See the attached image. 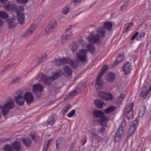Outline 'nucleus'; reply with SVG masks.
Segmentation results:
<instances>
[{
	"label": "nucleus",
	"mask_w": 151,
	"mask_h": 151,
	"mask_svg": "<svg viewBox=\"0 0 151 151\" xmlns=\"http://www.w3.org/2000/svg\"><path fill=\"white\" fill-rule=\"evenodd\" d=\"M71 106L70 104H68L66 106L64 107L62 111L63 115H65V114L70 109Z\"/></svg>",
	"instance_id": "obj_32"
},
{
	"label": "nucleus",
	"mask_w": 151,
	"mask_h": 151,
	"mask_svg": "<svg viewBox=\"0 0 151 151\" xmlns=\"http://www.w3.org/2000/svg\"><path fill=\"white\" fill-rule=\"evenodd\" d=\"M87 141V138H85L83 140L82 142V145H84V144L86 143Z\"/></svg>",
	"instance_id": "obj_51"
},
{
	"label": "nucleus",
	"mask_w": 151,
	"mask_h": 151,
	"mask_svg": "<svg viewBox=\"0 0 151 151\" xmlns=\"http://www.w3.org/2000/svg\"><path fill=\"white\" fill-rule=\"evenodd\" d=\"M108 69V66L107 65H106L104 66L97 76L95 85V87L97 91L101 89L102 88L103 83L101 78L103 74Z\"/></svg>",
	"instance_id": "obj_4"
},
{
	"label": "nucleus",
	"mask_w": 151,
	"mask_h": 151,
	"mask_svg": "<svg viewBox=\"0 0 151 151\" xmlns=\"http://www.w3.org/2000/svg\"><path fill=\"white\" fill-rule=\"evenodd\" d=\"M13 148L17 150H19L21 149V145L18 142H15L12 144V147L9 145H6L3 148L4 151H12V148Z\"/></svg>",
	"instance_id": "obj_7"
},
{
	"label": "nucleus",
	"mask_w": 151,
	"mask_h": 151,
	"mask_svg": "<svg viewBox=\"0 0 151 151\" xmlns=\"http://www.w3.org/2000/svg\"><path fill=\"white\" fill-rule=\"evenodd\" d=\"M62 73V70H60L57 73H54L51 77H47L44 74H42L40 75V77L41 78V80L45 84L49 85L51 83V80L56 79L59 76H60Z\"/></svg>",
	"instance_id": "obj_2"
},
{
	"label": "nucleus",
	"mask_w": 151,
	"mask_h": 151,
	"mask_svg": "<svg viewBox=\"0 0 151 151\" xmlns=\"http://www.w3.org/2000/svg\"><path fill=\"white\" fill-rule=\"evenodd\" d=\"M85 88V86L81 84H79L75 88L74 90L70 93L69 96H70L73 97L84 90Z\"/></svg>",
	"instance_id": "obj_12"
},
{
	"label": "nucleus",
	"mask_w": 151,
	"mask_h": 151,
	"mask_svg": "<svg viewBox=\"0 0 151 151\" xmlns=\"http://www.w3.org/2000/svg\"><path fill=\"white\" fill-rule=\"evenodd\" d=\"M138 127L137 121L135 120L133 121L132 125L130 127L128 134V137H129L133 134L134 133Z\"/></svg>",
	"instance_id": "obj_14"
},
{
	"label": "nucleus",
	"mask_w": 151,
	"mask_h": 151,
	"mask_svg": "<svg viewBox=\"0 0 151 151\" xmlns=\"http://www.w3.org/2000/svg\"><path fill=\"white\" fill-rule=\"evenodd\" d=\"M104 27L99 28L97 30V35H94L93 32H91L90 35L88 37V41L93 44L98 43L100 42V37L105 36V29L108 30L111 29L112 27V23L110 22H106L104 23Z\"/></svg>",
	"instance_id": "obj_1"
},
{
	"label": "nucleus",
	"mask_w": 151,
	"mask_h": 151,
	"mask_svg": "<svg viewBox=\"0 0 151 151\" xmlns=\"http://www.w3.org/2000/svg\"><path fill=\"white\" fill-rule=\"evenodd\" d=\"M125 96V94L122 93L120 94L119 96L117 98L116 100V103L119 104L122 102L123 101Z\"/></svg>",
	"instance_id": "obj_30"
},
{
	"label": "nucleus",
	"mask_w": 151,
	"mask_h": 151,
	"mask_svg": "<svg viewBox=\"0 0 151 151\" xmlns=\"http://www.w3.org/2000/svg\"><path fill=\"white\" fill-rule=\"evenodd\" d=\"M101 118L98 120V122L102 125L106 126L107 124V122L108 120L107 117L103 116Z\"/></svg>",
	"instance_id": "obj_22"
},
{
	"label": "nucleus",
	"mask_w": 151,
	"mask_h": 151,
	"mask_svg": "<svg viewBox=\"0 0 151 151\" xmlns=\"http://www.w3.org/2000/svg\"><path fill=\"white\" fill-rule=\"evenodd\" d=\"M81 0H73V2L74 3V5L76 4H79L81 2Z\"/></svg>",
	"instance_id": "obj_47"
},
{
	"label": "nucleus",
	"mask_w": 151,
	"mask_h": 151,
	"mask_svg": "<svg viewBox=\"0 0 151 151\" xmlns=\"http://www.w3.org/2000/svg\"><path fill=\"white\" fill-rule=\"evenodd\" d=\"M138 32H136L134 35V36L135 37H136L137 35H138Z\"/></svg>",
	"instance_id": "obj_58"
},
{
	"label": "nucleus",
	"mask_w": 151,
	"mask_h": 151,
	"mask_svg": "<svg viewBox=\"0 0 151 151\" xmlns=\"http://www.w3.org/2000/svg\"><path fill=\"white\" fill-rule=\"evenodd\" d=\"M35 30V26L34 25H32L27 31L22 35V37L25 38L29 37L32 34Z\"/></svg>",
	"instance_id": "obj_17"
},
{
	"label": "nucleus",
	"mask_w": 151,
	"mask_h": 151,
	"mask_svg": "<svg viewBox=\"0 0 151 151\" xmlns=\"http://www.w3.org/2000/svg\"><path fill=\"white\" fill-rule=\"evenodd\" d=\"M45 58L43 57H42L41 59L39 58L38 60V62L40 63L42 62L43 60V59Z\"/></svg>",
	"instance_id": "obj_53"
},
{
	"label": "nucleus",
	"mask_w": 151,
	"mask_h": 151,
	"mask_svg": "<svg viewBox=\"0 0 151 151\" xmlns=\"http://www.w3.org/2000/svg\"><path fill=\"white\" fill-rule=\"evenodd\" d=\"M87 48L92 53H93L95 51V48L93 45L91 44H89L87 46Z\"/></svg>",
	"instance_id": "obj_34"
},
{
	"label": "nucleus",
	"mask_w": 151,
	"mask_h": 151,
	"mask_svg": "<svg viewBox=\"0 0 151 151\" xmlns=\"http://www.w3.org/2000/svg\"><path fill=\"white\" fill-rule=\"evenodd\" d=\"M130 25H129V26H127L126 28V30L125 31L126 32H128V31H129V29L130 28Z\"/></svg>",
	"instance_id": "obj_52"
},
{
	"label": "nucleus",
	"mask_w": 151,
	"mask_h": 151,
	"mask_svg": "<svg viewBox=\"0 0 151 151\" xmlns=\"http://www.w3.org/2000/svg\"><path fill=\"white\" fill-rule=\"evenodd\" d=\"M105 128L104 127H102L100 129V132L102 133L104 132L105 131Z\"/></svg>",
	"instance_id": "obj_49"
},
{
	"label": "nucleus",
	"mask_w": 151,
	"mask_h": 151,
	"mask_svg": "<svg viewBox=\"0 0 151 151\" xmlns=\"http://www.w3.org/2000/svg\"><path fill=\"white\" fill-rule=\"evenodd\" d=\"M32 88L34 93L36 94L39 93V95L41 96V93L44 89V87L42 85L38 83L34 85L32 87Z\"/></svg>",
	"instance_id": "obj_13"
},
{
	"label": "nucleus",
	"mask_w": 151,
	"mask_h": 151,
	"mask_svg": "<svg viewBox=\"0 0 151 151\" xmlns=\"http://www.w3.org/2000/svg\"><path fill=\"white\" fill-rule=\"evenodd\" d=\"M14 107V103L13 99H10L8 100L2 109V113L3 115H6L9 110L12 109Z\"/></svg>",
	"instance_id": "obj_5"
},
{
	"label": "nucleus",
	"mask_w": 151,
	"mask_h": 151,
	"mask_svg": "<svg viewBox=\"0 0 151 151\" xmlns=\"http://www.w3.org/2000/svg\"><path fill=\"white\" fill-rule=\"evenodd\" d=\"M138 32H136L134 35V36L135 37H136L137 35H138Z\"/></svg>",
	"instance_id": "obj_57"
},
{
	"label": "nucleus",
	"mask_w": 151,
	"mask_h": 151,
	"mask_svg": "<svg viewBox=\"0 0 151 151\" xmlns=\"http://www.w3.org/2000/svg\"><path fill=\"white\" fill-rule=\"evenodd\" d=\"M119 91L120 92H123V91H124V89H123L122 88L121 89L119 90Z\"/></svg>",
	"instance_id": "obj_60"
},
{
	"label": "nucleus",
	"mask_w": 151,
	"mask_h": 151,
	"mask_svg": "<svg viewBox=\"0 0 151 151\" xmlns=\"http://www.w3.org/2000/svg\"><path fill=\"white\" fill-rule=\"evenodd\" d=\"M145 35V34L144 32L142 33L137 38V41L140 40L142 38L144 37Z\"/></svg>",
	"instance_id": "obj_41"
},
{
	"label": "nucleus",
	"mask_w": 151,
	"mask_h": 151,
	"mask_svg": "<svg viewBox=\"0 0 151 151\" xmlns=\"http://www.w3.org/2000/svg\"><path fill=\"white\" fill-rule=\"evenodd\" d=\"M64 142V139L63 137H59L57 139L56 142V148L58 150L63 147Z\"/></svg>",
	"instance_id": "obj_19"
},
{
	"label": "nucleus",
	"mask_w": 151,
	"mask_h": 151,
	"mask_svg": "<svg viewBox=\"0 0 151 151\" xmlns=\"http://www.w3.org/2000/svg\"><path fill=\"white\" fill-rule=\"evenodd\" d=\"M91 134L93 137H96L98 136V135L96 134L93 132H92Z\"/></svg>",
	"instance_id": "obj_50"
},
{
	"label": "nucleus",
	"mask_w": 151,
	"mask_h": 151,
	"mask_svg": "<svg viewBox=\"0 0 151 151\" xmlns=\"http://www.w3.org/2000/svg\"><path fill=\"white\" fill-rule=\"evenodd\" d=\"M7 0H0V1L4 4L6 3Z\"/></svg>",
	"instance_id": "obj_56"
},
{
	"label": "nucleus",
	"mask_w": 151,
	"mask_h": 151,
	"mask_svg": "<svg viewBox=\"0 0 151 151\" xmlns=\"http://www.w3.org/2000/svg\"><path fill=\"white\" fill-rule=\"evenodd\" d=\"M4 24V21L0 19V27H3Z\"/></svg>",
	"instance_id": "obj_48"
},
{
	"label": "nucleus",
	"mask_w": 151,
	"mask_h": 151,
	"mask_svg": "<svg viewBox=\"0 0 151 151\" xmlns=\"http://www.w3.org/2000/svg\"><path fill=\"white\" fill-rule=\"evenodd\" d=\"M15 100L16 103L18 105L22 106L23 105L24 103V100L23 96L21 95H19L16 96L15 98Z\"/></svg>",
	"instance_id": "obj_20"
},
{
	"label": "nucleus",
	"mask_w": 151,
	"mask_h": 151,
	"mask_svg": "<svg viewBox=\"0 0 151 151\" xmlns=\"http://www.w3.org/2000/svg\"><path fill=\"white\" fill-rule=\"evenodd\" d=\"M17 2L21 4H25L29 0H16Z\"/></svg>",
	"instance_id": "obj_38"
},
{
	"label": "nucleus",
	"mask_w": 151,
	"mask_h": 151,
	"mask_svg": "<svg viewBox=\"0 0 151 151\" xmlns=\"http://www.w3.org/2000/svg\"><path fill=\"white\" fill-rule=\"evenodd\" d=\"M93 114L94 116L97 117H101L103 116L104 113L101 111L95 110L93 111Z\"/></svg>",
	"instance_id": "obj_28"
},
{
	"label": "nucleus",
	"mask_w": 151,
	"mask_h": 151,
	"mask_svg": "<svg viewBox=\"0 0 151 151\" xmlns=\"http://www.w3.org/2000/svg\"><path fill=\"white\" fill-rule=\"evenodd\" d=\"M75 113V110L74 109L72 110L67 114V116L68 117H71L73 116Z\"/></svg>",
	"instance_id": "obj_40"
},
{
	"label": "nucleus",
	"mask_w": 151,
	"mask_h": 151,
	"mask_svg": "<svg viewBox=\"0 0 151 151\" xmlns=\"http://www.w3.org/2000/svg\"><path fill=\"white\" fill-rule=\"evenodd\" d=\"M16 18L14 16L12 17L9 18L7 20L8 26L10 28L15 27L17 25V23L15 22Z\"/></svg>",
	"instance_id": "obj_16"
},
{
	"label": "nucleus",
	"mask_w": 151,
	"mask_h": 151,
	"mask_svg": "<svg viewBox=\"0 0 151 151\" xmlns=\"http://www.w3.org/2000/svg\"><path fill=\"white\" fill-rule=\"evenodd\" d=\"M54 64L60 65L64 64H68L73 68H76L78 66V64H76L71 60L69 58H63L61 59H57L53 62Z\"/></svg>",
	"instance_id": "obj_3"
},
{
	"label": "nucleus",
	"mask_w": 151,
	"mask_h": 151,
	"mask_svg": "<svg viewBox=\"0 0 151 151\" xmlns=\"http://www.w3.org/2000/svg\"><path fill=\"white\" fill-rule=\"evenodd\" d=\"M116 109V107L113 106H111L105 109L104 110V112L106 114H109L113 112Z\"/></svg>",
	"instance_id": "obj_24"
},
{
	"label": "nucleus",
	"mask_w": 151,
	"mask_h": 151,
	"mask_svg": "<svg viewBox=\"0 0 151 151\" xmlns=\"http://www.w3.org/2000/svg\"><path fill=\"white\" fill-rule=\"evenodd\" d=\"M55 122V121L54 120L52 119V120L48 122L47 124V125H53L54 124Z\"/></svg>",
	"instance_id": "obj_46"
},
{
	"label": "nucleus",
	"mask_w": 151,
	"mask_h": 151,
	"mask_svg": "<svg viewBox=\"0 0 151 151\" xmlns=\"http://www.w3.org/2000/svg\"><path fill=\"white\" fill-rule=\"evenodd\" d=\"M79 42L81 44H82V47H84V45H83L84 43H83V40H80L79 41Z\"/></svg>",
	"instance_id": "obj_54"
},
{
	"label": "nucleus",
	"mask_w": 151,
	"mask_h": 151,
	"mask_svg": "<svg viewBox=\"0 0 151 151\" xmlns=\"http://www.w3.org/2000/svg\"><path fill=\"white\" fill-rule=\"evenodd\" d=\"M146 109V107L145 106H141L139 108V117H141L143 116L145 113V111Z\"/></svg>",
	"instance_id": "obj_26"
},
{
	"label": "nucleus",
	"mask_w": 151,
	"mask_h": 151,
	"mask_svg": "<svg viewBox=\"0 0 151 151\" xmlns=\"http://www.w3.org/2000/svg\"><path fill=\"white\" fill-rule=\"evenodd\" d=\"M86 50L84 49H81L77 54V57L78 60L82 62H83L86 60Z\"/></svg>",
	"instance_id": "obj_11"
},
{
	"label": "nucleus",
	"mask_w": 151,
	"mask_h": 151,
	"mask_svg": "<svg viewBox=\"0 0 151 151\" xmlns=\"http://www.w3.org/2000/svg\"><path fill=\"white\" fill-rule=\"evenodd\" d=\"M24 99L28 104L32 103L34 100V97L32 93L29 92L26 93L24 95Z\"/></svg>",
	"instance_id": "obj_15"
},
{
	"label": "nucleus",
	"mask_w": 151,
	"mask_h": 151,
	"mask_svg": "<svg viewBox=\"0 0 151 151\" xmlns=\"http://www.w3.org/2000/svg\"><path fill=\"white\" fill-rule=\"evenodd\" d=\"M56 21L53 20L50 22L48 24L45 28L44 31L47 35H48L52 33L55 29L57 27Z\"/></svg>",
	"instance_id": "obj_6"
},
{
	"label": "nucleus",
	"mask_w": 151,
	"mask_h": 151,
	"mask_svg": "<svg viewBox=\"0 0 151 151\" xmlns=\"http://www.w3.org/2000/svg\"><path fill=\"white\" fill-rule=\"evenodd\" d=\"M123 133L124 131L123 129L122 128H120L116 133L115 139V140L117 137H120V136L122 135L123 134Z\"/></svg>",
	"instance_id": "obj_37"
},
{
	"label": "nucleus",
	"mask_w": 151,
	"mask_h": 151,
	"mask_svg": "<svg viewBox=\"0 0 151 151\" xmlns=\"http://www.w3.org/2000/svg\"><path fill=\"white\" fill-rule=\"evenodd\" d=\"M135 37H135L133 35L131 38V40H134L135 39Z\"/></svg>",
	"instance_id": "obj_59"
},
{
	"label": "nucleus",
	"mask_w": 151,
	"mask_h": 151,
	"mask_svg": "<svg viewBox=\"0 0 151 151\" xmlns=\"http://www.w3.org/2000/svg\"><path fill=\"white\" fill-rule=\"evenodd\" d=\"M73 36L72 29L69 28L65 30V33L63 34L61 37V42L63 43L68 39L70 38Z\"/></svg>",
	"instance_id": "obj_10"
},
{
	"label": "nucleus",
	"mask_w": 151,
	"mask_h": 151,
	"mask_svg": "<svg viewBox=\"0 0 151 151\" xmlns=\"http://www.w3.org/2000/svg\"><path fill=\"white\" fill-rule=\"evenodd\" d=\"M1 108V106L0 105V109Z\"/></svg>",
	"instance_id": "obj_62"
},
{
	"label": "nucleus",
	"mask_w": 151,
	"mask_h": 151,
	"mask_svg": "<svg viewBox=\"0 0 151 151\" xmlns=\"http://www.w3.org/2000/svg\"><path fill=\"white\" fill-rule=\"evenodd\" d=\"M99 96L100 99L107 101H111L113 98L112 95L109 92H100Z\"/></svg>",
	"instance_id": "obj_9"
},
{
	"label": "nucleus",
	"mask_w": 151,
	"mask_h": 151,
	"mask_svg": "<svg viewBox=\"0 0 151 151\" xmlns=\"http://www.w3.org/2000/svg\"><path fill=\"white\" fill-rule=\"evenodd\" d=\"M94 104L96 107L98 108H102L103 105H106L101 101L99 100H96L94 101Z\"/></svg>",
	"instance_id": "obj_25"
},
{
	"label": "nucleus",
	"mask_w": 151,
	"mask_h": 151,
	"mask_svg": "<svg viewBox=\"0 0 151 151\" xmlns=\"http://www.w3.org/2000/svg\"><path fill=\"white\" fill-rule=\"evenodd\" d=\"M124 58L123 54H122L119 55L116 59V60L118 62H119L122 60Z\"/></svg>",
	"instance_id": "obj_39"
},
{
	"label": "nucleus",
	"mask_w": 151,
	"mask_h": 151,
	"mask_svg": "<svg viewBox=\"0 0 151 151\" xmlns=\"http://www.w3.org/2000/svg\"><path fill=\"white\" fill-rule=\"evenodd\" d=\"M150 55H151V51L150 52Z\"/></svg>",
	"instance_id": "obj_61"
},
{
	"label": "nucleus",
	"mask_w": 151,
	"mask_h": 151,
	"mask_svg": "<svg viewBox=\"0 0 151 151\" xmlns=\"http://www.w3.org/2000/svg\"><path fill=\"white\" fill-rule=\"evenodd\" d=\"M70 49L71 51L74 52L77 50L78 46L76 43H73L70 45Z\"/></svg>",
	"instance_id": "obj_35"
},
{
	"label": "nucleus",
	"mask_w": 151,
	"mask_h": 151,
	"mask_svg": "<svg viewBox=\"0 0 151 151\" xmlns=\"http://www.w3.org/2000/svg\"><path fill=\"white\" fill-rule=\"evenodd\" d=\"M16 8L15 9V11H14L17 13L18 14V13H23L22 12L24 9V7L23 6H20L18 7L16 6Z\"/></svg>",
	"instance_id": "obj_31"
},
{
	"label": "nucleus",
	"mask_w": 151,
	"mask_h": 151,
	"mask_svg": "<svg viewBox=\"0 0 151 151\" xmlns=\"http://www.w3.org/2000/svg\"><path fill=\"white\" fill-rule=\"evenodd\" d=\"M123 70L124 73L126 74H128L131 70V65L129 63L125 64L123 67Z\"/></svg>",
	"instance_id": "obj_23"
},
{
	"label": "nucleus",
	"mask_w": 151,
	"mask_h": 151,
	"mask_svg": "<svg viewBox=\"0 0 151 151\" xmlns=\"http://www.w3.org/2000/svg\"><path fill=\"white\" fill-rule=\"evenodd\" d=\"M8 17V14L4 11H0V18L3 19H7Z\"/></svg>",
	"instance_id": "obj_33"
},
{
	"label": "nucleus",
	"mask_w": 151,
	"mask_h": 151,
	"mask_svg": "<svg viewBox=\"0 0 151 151\" xmlns=\"http://www.w3.org/2000/svg\"><path fill=\"white\" fill-rule=\"evenodd\" d=\"M133 104L131 103L129 105L126 106L125 107L124 113L128 119L132 118L133 116Z\"/></svg>",
	"instance_id": "obj_8"
},
{
	"label": "nucleus",
	"mask_w": 151,
	"mask_h": 151,
	"mask_svg": "<svg viewBox=\"0 0 151 151\" xmlns=\"http://www.w3.org/2000/svg\"><path fill=\"white\" fill-rule=\"evenodd\" d=\"M35 136V134L34 132H32L29 135V137H31L32 139H33Z\"/></svg>",
	"instance_id": "obj_44"
},
{
	"label": "nucleus",
	"mask_w": 151,
	"mask_h": 151,
	"mask_svg": "<svg viewBox=\"0 0 151 151\" xmlns=\"http://www.w3.org/2000/svg\"><path fill=\"white\" fill-rule=\"evenodd\" d=\"M23 141L24 143L26 146H29L31 144V140L29 139H23Z\"/></svg>",
	"instance_id": "obj_36"
},
{
	"label": "nucleus",
	"mask_w": 151,
	"mask_h": 151,
	"mask_svg": "<svg viewBox=\"0 0 151 151\" xmlns=\"http://www.w3.org/2000/svg\"><path fill=\"white\" fill-rule=\"evenodd\" d=\"M5 8L7 10H12L15 11L16 8V6L13 4H9L5 6Z\"/></svg>",
	"instance_id": "obj_29"
},
{
	"label": "nucleus",
	"mask_w": 151,
	"mask_h": 151,
	"mask_svg": "<svg viewBox=\"0 0 151 151\" xmlns=\"http://www.w3.org/2000/svg\"><path fill=\"white\" fill-rule=\"evenodd\" d=\"M20 80V78L19 77H16L13 80V82L14 83H16L19 82Z\"/></svg>",
	"instance_id": "obj_43"
},
{
	"label": "nucleus",
	"mask_w": 151,
	"mask_h": 151,
	"mask_svg": "<svg viewBox=\"0 0 151 151\" xmlns=\"http://www.w3.org/2000/svg\"><path fill=\"white\" fill-rule=\"evenodd\" d=\"M115 78V75L112 73H109L107 74L106 80L109 82H112Z\"/></svg>",
	"instance_id": "obj_27"
},
{
	"label": "nucleus",
	"mask_w": 151,
	"mask_h": 151,
	"mask_svg": "<svg viewBox=\"0 0 151 151\" xmlns=\"http://www.w3.org/2000/svg\"><path fill=\"white\" fill-rule=\"evenodd\" d=\"M127 5L126 4H124L122 5L120 7V10H123L126 9L127 7Z\"/></svg>",
	"instance_id": "obj_45"
},
{
	"label": "nucleus",
	"mask_w": 151,
	"mask_h": 151,
	"mask_svg": "<svg viewBox=\"0 0 151 151\" xmlns=\"http://www.w3.org/2000/svg\"><path fill=\"white\" fill-rule=\"evenodd\" d=\"M63 68L64 71V75L68 79H70L72 78V72L70 68L67 66H65Z\"/></svg>",
	"instance_id": "obj_18"
},
{
	"label": "nucleus",
	"mask_w": 151,
	"mask_h": 151,
	"mask_svg": "<svg viewBox=\"0 0 151 151\" xmlns=\"http://www.w3.org/2000/svg\"><path fill=\"white\" fill-rule=\"evenodd\" d=\"M52 139H49L48 140L47 143V146H46V147L47 148L48 147V145L49 144H50V143L52 141Z\"/></svg>",
	"instance_id": "obj_55"
},
{
	"label": "nucleus",
	"mask_w": 151,
	"mask_h": 151,
	"mask_svg": "<svg viewBox=\"0 0 151 151\" xmlns=\"http://www.w3.org/2000/svg\"><path fill=\"white\" fill-rule=\"evenodd\" d=\"M69 11V9L67 7H65L63 9V12L64 14H66Z\"/></svg>",
	"instance_id": "obj_42"
},
{
	"label": "nucleus",
	"mask_w": 151,
	"mask_h": 151,
	"mask_svg": "<svg viewBox=\"0 0 151 151\" xmlns=\"http://www.w3.org/2000/svg\"><path fill=\"white\" fill-rule=\"evenodd\" d=\"M17 19L18 22L20 24H23L24 22L25 17L23 13L17 14Z\"/></svg>",
	"instance_id": "obj_21"
}]
</instances>
